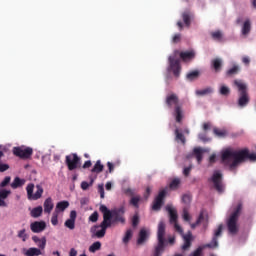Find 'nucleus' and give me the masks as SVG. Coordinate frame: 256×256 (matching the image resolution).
Listing matches in <instances>:
<instances>
[{
    "mask_svg": "<svg viewBox=\"0 0 256 256\" xmlns=\"http://www.w3.org/2000/svg\"><path fill=\"white\" fill-rule=\"evenodd\" d=\"M256 161V153L249 152V149L243 148L240 150L228 147L221 152V161L225 167H229L230 171L235 170L243 161Z\"/></svg>",
    "mask_w": 256,
    "mask_h": 256,
    "instance_id": "1",
    "label": "nucleus"
},
{
    "mask_svg": "<svg viewBox=\"0 0 256 256\" xmlns=\"http://www.w3.org/2000/svg\"><path fill=\"white\" fill-rule=\"evenodd\" d=\"M195 55V50H187L184 52L175 50L173 54L168 57L167 72L173 73L174 77L179 79L181 75V59L184 63H189V61H193V59H195Z\"/></svg>",
    "mask_w": 256,
    "mask_h": 256,
    "instance_id": "2",
    "label": "nucleus"
},
{
    "mask_svg": "<svg viewBox=\"0 0 256 256\" xmlns=\"http://www.w3.org/2000/svg\"><path fill=\"white\" fill-rule=\"evenodd\" d=\"M166 211L169 214L170 223L174 225L175 231H177V233L181 235L184 241V244L181 247L182 251H187V249L191 247V243L193 242V234L191 233V231H188L187 234L183 232V228L177 223V219H179V216L177 215V210L173 207V205H166Z\"/></svg>",
    "mask_w": 256,
    "mask_h": 256,
    "instance_id": "3",
    "label": "nucleus"
},
{
    "mask_svg": "<svg viewBox=\"0 0 256 256\" xmlns=\"http://www.w3.org/2000/svg\"><path fill=\"white\" fill-rule=\"evenodd\" d=\"M166 105L169 109H173L172 116L174 117L176 123H182L185 117V112L183 111V106L179 104V97L175 93L168 94L166 96Z\"/></svg>",
    "mask_w": 256,
    "mask_h": 256,
    "instance_id": "4",
    "label": "nucleus"
},
{
    "mask_svg": "<svg viewBox=\"0 0 256 256\" xmlns=\"http://www.w3.org/2000/svg\"><path fill=\"white\" fill-rule=\"evenodd\" d=\"M243 211V205L237 204L233 207L232 212L226 220V227L229 235H237L239 233V217Z\"/></svg>",
    "mask_w": 256,
    "mask_h": 256,
    "instance_id": "5",
    "label": "nucleus"
},
{
    "mask_svg": "<svg viewBox=\"0 0 256 256\" xmlns=\"http://www.w3.org/2000/svg\"><path fill=\"white\" fill-rule=\"evenodd\" d=\"M234 85L237 87L239 93L237 105L240 109H245L250 101L249 92H247V83L243 80L236 79L234 80Z\"/></svg>",
    "mask_w": 256,
    "mask_h": 256,
    "instance_id": "6",
    "label": "nucleus"
},
{
    "mask_svg": "<svg viewBox=\"0 0 256 256\" xmlns=\"http://www.w3.org/2000/svg\"><path fill=\"white\" fill-rule=\"evenodd\" d=\"M157 241L153 256H162L165 251V222L163 221H160L158 224Z\"/></svg>",
    "mask_w": 256,
    "mask_h": 256,
    "instance_id": "7",
    "label": "nucleus"
},
{
    "mask_svg": "<svg viewBox=\"0 0 256 256\" xmlns=\"http://www.w3.org/2000/svg\"><path fill=\"white\" fill-rule=\"evenodd\" d=\"M210 183L212 184V187L217 191V193H225L223 172H221L220 170H215L210 178Z\"/></svg>",
    "mask_w": 256,
    "mask_h": 256,
    "instance_id": "8",
    "label": "nucleus"
},
{
    "mask_svg": "<svg viewBox=\"0 0 256 256\" xmlns=\"http://www.w3.org/2000/svg\"><path fill=\"white\" fill-rule=\"evenodd\" d=\"M33 191H35V184L29 183L26 186L27 199L29 201H39V199L43 197V192H44L43 186H41V184H37L36 192L33 193Z\"/></svg>",
    "mask_w": 256,
    "mask_h": 256,
    "instance_id": "9",
    "label": "nucleus"
},
{
    "mask_svg": "<svg viewBox=\"0 0 256 256\" xmlns=\"http://www.w3.org/2000/svg\"><path fill=\"white\" fill-rule=\"evenodd\" d=\"M237 23L240 24V35L243 39H247L251 33L253 22L251 18H244V20L238 19Z\"/></svg>",
    "mask_w": 256,
    "mask_h": 256,
    "instance_id": "10",
    "label": "nucleus"
},
{
    "mask_svg": "<svg viewBox=\"0 0 256 256\" xmlns=\"http://www.w3.org/2000/svg\"><path fill=\"white\" fill-rule=\"evenodd\" d=\"M223 235V224L218 225L217 229L214 230V234L210 243L202 246L204 249H217L219 247V238Z\"/></svg>",
    "mask_w": 256,
    "mask_h": 256,
    "instance_id": "11",
    "label": "nucleus"
},
{
    "mask_svg": "<svg viewBox=\"0 0 256 256\" xmlns=\"http://www.w3.org/2000/svg\"><path fill=\"white\" fill-rule=\"evenodd\" d=\"M107 229H109V226H106L103 222L100 223V225H94L90 229V233L92 237H96V239H103L105 237V234L107 233Z\"/></svg>",
    "mask_w": 256,
    "mask_h": 256,
    "instance_id": "12",
    "label": "nucleus"
},
{
    "mask_svg": "<svg viewBox=\"0 0 256 256\" xmlns=\"http://www.w3.org/2000/svg\"><path fill=\"white\" fill-rule=\"evenodd\" d=\"M13 153L16 157H20V159H29L33 155V148L25 146L15 147Z\"/></svg>",
    "mask_w": 256,
    "mask_h": 256,
    "instance_id": "13",
    "label": "nucleus"
},
{
    "mask_svg": "<svg viewBox=\"0 0 256 256\" xmlns=\"http://www.w3.org/2000/svg\"><path fill=\"white\" fill-rule=\"evenodd\" d=\"M112 215H113V225L115 223H122L124 225L125 223V206H120L119 208H115L112 210Z\"/></svg>",
    "mask_w": 256,
    "mask_h": 256,
    "instance_id": "14",
    "label": "nucleus"
},
{
    "mask_svg": "<svg viewBox=\"0 0 256 256\" xmlns=\"http://www.w3.org/2000/svg\"><path fill=\"white\" fill-rule=\"evenodd\" d=\"M167 191H169L168 187L162 189L155 197L154 203L152 205L153 211H159L161 209V207L163 206V199H165Z\"/></svg>",
    "mask_w": 256,
    "mask_h": 256,
    "instance_id": "15",
    "label": "nucleus"
},
{
    "mask_svg": "<svg viewBox=\"0 0 256 256\" xmlns=\"http://www.w3.org/2000/svg\"><path fill=\"white\" fill-rule=\"evenodd\" d=\"M66 165L69 171H74V169H77L81 165V158L77 154L66 156Z\"/></svg>",
    "mask_w": 256,
    "mask_h": 256,
    "instance_id": "16",
    "label": "nucleus"
},
{
    "mask_svg": "<svg viewBox=\"0 0 256 256\" xmlns=\"http://www.w3.org/2000/svg\"><path fill=\"white\" fill-rule=\"evenodd\" d=\"M211 148H201L195 147L192 151V155L195 156L197 163L200 165L201 161H203V153H210Z\"/></svg>",
    "mask_w": 256,
    "mask_h": 256,
    "instance_id": "17",
    "label": "nucleus"
},
{
    "mask_svg": "<svg viewBox=\"0 0 256 256\" xmlns=\"http://www.w3.org/2000/svg\"><path fill=\"white\" fill-rule=\"evenodd\" d=\"M32 233H43L44 229H47V223L45 221H35L30 224Z\"/></svg>",
    "mask_w": 256,
    "mask_h": 256,
    "instance_id": "18",
    "label": "nucleus"
},
{
    "mask_svg": "<svg viewBox=\"0 0 256 256\" xmlns=\"http://www.w3.org/2000/svg\"><path fill=\"white\" fill-rule=\"evenodd\" d=\"M150 235L151 230H149L148 228H141L138 234L137 245H143L147 241V239H149Z\"/></svg>",
    "mask_w": 256,
    "mask_h": 256,
    "instance_id": "19",
    "label": "nucleus"
},
{
    "mask_svg": "<svg viewBox=\"0 0 256 256\" xmlns=\"http://www.w3.org/2000/svg\"><path fill=\"white\" fill-rule=\"evenodd\" d=\"M76 220H77V211L72 210L70 212V218L65 221L64 226L67 227V229H70V231H73V229H75Z\"/></svg>",
    "mask_w": 256,
    "mask_h": 256,
    "instance_id": "20",
    "label": "nucleus"
},
{
    "mask_svg": "<svg viewBox=\"0 0 256 256\" xmlns=\"http://www.w3.org/2000/svg\"><path fill=\"white\" fill-rule=\"evenodd\" d=\"M174 127L175 142L182 143V145H185L187 140L185 139V134H183V130L177 127V125H175Z\"/></svg>",
    "mask_w": 256,
    "mask_h": 256,
    "instance_id": "21",
    "label": "nucleus"
},
{
    "mask_svg": "<svg viewBox=\"0 0 256 256\" xmlns=\"http://www.w3.org/2000/svg\"><path fill=\"white\" fill-rule=\"evenodd\" d=\"M9 195H11V190L0 188V207H7V202H5V199H7Z\"/></svg>",
    "mask_w": 256,
    "mask_h": 256,
    "instance_id": "22",
    "label": "nucleus"
},
{
    "mask_svg": "<svg viewBox=\"0 0 256 256\" xmlns=\"http://www.w3.org/2000/svg\"><path fill=\"white\" fill-rule=\"evenodd\" d=\"M3 157H5V152H3V145H0V173H5L9 169V164L3 161Z\"/></svg>",
    "mask_w": 256,
    "mask_h": 256,
    "instance_id": "23",
    "label": "nucleus"
},
{
    "mask_svg": "<svg viewBox=\"0 0 256 256\" xmlns=\"http://www.w3.org/2000/svg\"><path fill=\"white\" fill-rule=\"evenodd\" d=\"M102 223L107 227H111L113 225V210H110L103 214V221Z\"/></svg>",
    "mask_w": 256,
    "mask_h": 256,
    "instance_id": "24",
    "label": "nucleus"
},
{
    "mask_svg": "<svg viewBox=\"0 0 256 256\" xmlns=\"http://www.w3.org/2000/svg\"><path fill=\"white\" fill-rule=\"evenodd\" d=\"M27 180L20 178L19 176H16L12 183L10 184L11 189H19L25 185Z\"/></svg>",
    "mask_w": 256,
    "mask_h": 256,
    "instance_id": "25",
    "label": "nucleus"
},
{
    "mask_svg": "<svg viewBox=\"0 0 256 256\" xmlns=\"http://www.w3.org/2000/svg\"><path fill=\"white\" fill-rule=\"evenodd\" d=\"M214 89L211 86H208L204 89L201 90H196L195 91V95H197V97H205L207 95H212V93H214Z\"/></svg>",
    "mask_w": 256,
    "mask_h": 256,
    "instance_id": "26",
    "label": "nucleus"
},
{
    "mask_svg": "<svg viewBox=\"0 0 256 256\" xmlns=\"http://www.w3.org/2000/svg\"><path fill=\"white\" fill-rule=\"evenodd\" d=\"M53 207H55V204H53V199L51 197H48L44 201V213H47L48 215L51 214L53 211Z\"/></svg>",
    "mask_w": 256,
    "mask_h": 256,
    "instance_id": "27",
    "label": "nucleus"
},
{
    "mask_svg": "<svg viewBox=\"0 0 256 256\" xmlns=\"http://www.w3.org/2000/svg\"><path fill=\"white\" fill-rule=\"evenodd\" d=\"M182 19L187 27H191V19H193V13L189 10L184 11L182 13Z\"/></svg>",
    "mask_w": 256,
    "mask_h": 256,
    "instance_id": "28",
    "label": "nucleus"
},
{
    "mask_svg": "<svg viewBox=\"0 0 256 256\" xmlns=\"http://www.w3.org/2000/svg\"><path fill=\"white\" fill-rule=\"evenodd\" d=\"M23 253L25 256H39L42 255L41 249L31 247L29 249H23Z\"/></svg>",
    "mask_w": 256,
    "mask_h": 256,
    "instance_id": "29",
    "label": "nucleus"
},
{
    "mask_svg": "<svg viewBox=\"0 0 256 256\" xmlns=\"http://www.w3.org/2000/svg\"><path fill=\"white\" fill-rule=\"evenodd\" d=\"M69 207V201H60L56 204L55 213H61Z\"/></svg>",
    "mask_w": 256,
    "mask_h": 256,
    "instance_id": "30",
    "label": "nucleus"
},
{
    "mask_svg": "<svg viewBox=\"0 0 256 256\" xmlns=\"http://www.w3.org/2000/svg\"><path fill=\"white\" fill-rule=\"evenodd\" d=\"M31 217L37 219L43 215V206H37L33 208L30 212Z\"/></svg>",
    "mask_w": 256,
    "mask_h": 256,
    "instance_id": "31",
    "label": "nucleus"
},
{
    "mask_svg": "<svg viewBox=\"0 0 256 256\" xmlns=\"http://www.w3.org/2000/svg\"><path fill=\"white\" fill-rule=\"evenodd\" d=\"M212 67L216 73H219V71H221V67H223V59L221 58L214 59L212 61Z\"/></svg>",
    "mask_w": 256,
    "mask_h": 256,
    "instance_id": "32",
    "label": "nucleus"
},
{
    "mask_svg": "<svg viewBox=\"0 0 256 256\" xmlns=\"http://www.w3.org/2000/svg\"><path fill=\"white\" fill-rule=\"evenodd\" d=\"M218 93H220V95H222L223 97H227L231 93V88H229L225 84H221L218 89Z\"/></svg>",
    "mask_w": 256,
    "mask_h": 256,
    "instance_id": "33",
    "label": "nucleus"
},
{
    "mask_svg": "<svg viewBox=\"0 0 256 256\" xmlns=\"http://www.w3.org/2000/svg\"><path fill=\"white\" fill-rule=\"evenodd\" d=\"M105 166L101 164V160H97L93 168L91 169V173H102Z\"/></svg>",
    "mask_w": 256,
    "mask_h": 256,
    "instance_id": "34",
    "label": "nucleus"
},
{
    "mask_svg": "<svg viewBox=\"0 0 256 256\" xmlns=\"http://www.w3.org/2000/svg\"><path fill=\"white\" fill-rule=\"evenodd\" d=\"M211 37L214 41H223V32L221 30H216L211 32Z\"/></svg>",
    "mask_w": 256,
    "mask_h": 256,
    "instance_id": "35",
    "label": "nucleus"
},
{
    "mask_svg": "<svg viewBox=\"0 0 256 256\" xmlns=\"http://www.w3.org/2000/svg\"><path fill=\"white\" fill-rule=\"evenodd\" d=\"M181 185V179L180 178H174L170 184H169V189L171 191H177V188Z\"/></svg>",
    "mask_w": 256,
    "mask_h": 256,
    "instance_id": "36",
    "label": "nucleus"
},
{
    "mask_svg": "<svg viewBox=\"0 0 256 256\" xmlns=\"http://www.w3.org/2000/svg\"><path fill=\"white\" fill-rule=\"evenodd\" d=\"M205 221H207V217H205V214L201 212L198 219L196 220V223L191 224V228L195 229L197 225H201V223H205Z\"/></svg>",
    "mask_w": 256,
    "mask_h": 256,
    "instance_id": "37",
    "label": "nucleus"
},
{
    "mask_svg": "<svg viewBox=\"0 0 256 256\" xmlns=\"http://www.w3.org/2000/svg\"><path fill=\"white\" fill-rule=\"evenodd\" d=\"M131 237H133V230L128 229L122 239L123 243H125V245H127V243H129V241H131Z\"/></svg>",
    "mask_w": 256,
    "mask_h": 256,
    "instance_id": "38",
    "label": "nucleus"
},
{
    "mask_svg": "<svg viewBox=\"0 0 256 256\" xmlns=\"http://www.w3.org/2000/svg\"><path fill=\"white\" fill-rule=\"evenodd\" d=\"M197 77H199V71L195 70V71H191L186 75V79L188 81H195V79H197Z\"/></svg>",
    "mask_w": 256,
    "mask_h": 256,
    "instance_id": "39",
    "label": "nucleus"
},
{
    "mask_svg": "<svg viewBox=\"0 0 256 256\" xmlns=\"http://www.w3.org/2000/svg\"><path fill=\"white\" fill-rule=\"evenodd\" d=\"M101 249V242L96 241L89 247L90 253H96V251H99Z\"/></svg>",
    "mask_w": 256,
    "mask_h": 256,
    "instance_id": "40",
    "label": "nucleus"
},
{
    "mask_svg": "<svg viewBox=\"0 0 256 256\" xmlns=\"http://www.w3.org/2000/svg\"><path fill=\"white\" fill-rule=\"evenodd\" d=\"M213 133H214V135H216V137H226L227 136V130H225V129L214 128Z\"/></svg>",
    "mask_w": 256,
    "mask_h": 256,
    "instance_id": "41",
    "label": "nucleus"
},
{
    "mask_svg": "<svg viewBox=\"0 0 256 256\" xmlns=\"http://www.w3.org/2000/svg\"><path fill=\"white\" fill-rule=\"evenodd\" d=\"M139 201H141L140 196H134L130 199V205H133L136 209H139Z\"/></svg>",
    "mask_w": 256,
    "mask_h": 256,
    "instance_id": "42",
    "label": "nucleus"
},
{
    "mask_svg": "<svg viewBox=\"0 0 256 256\" xmlns=\"http://www.w3.org/2000/svg\"><path fill=\"white\" fill-rule=\"evenodd\" d=\"M11 183V176H6L0 183V189H5Z\"/></svg>",
    "mask_w": 256,
    "mask_h": 256,
    "instance_id": "43",
    "label": "nucleus"
},
{
    "mask_svg": "<svg viewBox=\"0 0 256 256\" xmlns=\"http://www.w3.org/2000/svg\"><path fill=\"white\" fill-rule=\"evenodd\" d=\"M37 247H39L38 249H45L46 245H47V238L46 237H42L40 239V241L37 242Z\"/></svg>",
    "mask_w": 256,
    "mask_h": 256,
    "instance_id": "44",
    "label": "nucleus"
},
{
    "mask_svg": "<svg viewBox=\"0 0 256 256\" xmlns=\"http://www.w3.org/2000/svg\"><path fill=\"white\" fill-rule=\"evenodd\" d=\"M89 221L91 223H97L99 221V212L94 211L90 216H89Z\"/></svg>",
    "mask_w": 256,
    "mask_h": 256,
    "instance_id": "45",
    "label": "nucleus"
},
{
    "mask_svg": "<svg viewBox=\"0 0 256 256\" xmlns=\"http://www.w3.org/2000/svg\"><path fill=\"white\" fill-rule=\"evenodd\" d=\"M198 139L202 141V143H209V141H211V138L207 137L206 133H199Z\"/></svg>",
    "mask_w": 256,
    "mask_h": 256,
    "instance_id": "46",
    "label": "nucleus"
},
{
    "mask_svg": "<svg viewBox=\"0 0 256 256\" xmlns=\"http://www.w3.org/2000/svg\"><path fill=\"white\" fill-rule=\"evenodd\" d=\"M51 223H52V225H54V227L59 225V213L54 212L52 214Z\"/></svg>",
    "mask_w": 256,
    "mask_h": 256,
    "instance_id": "47",
    "label": "nucleus"
},
{
    "mask_svg": "<svg viewBox=\"0 0 256 256\" xmlns=\"http://www.w3.org/2000/svg\"><path fill=\"white\" fill-rule=\"evenodd\" d=\"M239 73V65H234L227 71V75H237Z\"/></svg>",
    "mask_w": 256,
    "mask_h": 256,
    "instance_id": "48",
    "label": "nucleus"
},
{
    "mask_svg": "<svg viewBox=\"0 0 256 256\" xmlns=\"http://www.w3.org/2000/svg\"><path fill=\"white\" fill-rule=\"evenodd\" d=\"M182 217H183L184 221H186L187 223L191 222V216L189 215V211L187 210V208L183 209Z\"/></svg>",
    "mask_w": 256,
    "mask_h": 256,
    "instance_id": "49",
    "label": "nucleus"
},
{
    "mask_svg": "<svg viewBox=\"0 0 256 256\" xmlns=\"http://www.w3.org/2000/svg\"><path fill=\"white\" fill-rule=\"evenodd\" d=\"M98 193L100 194L101 199H105V186L103 184L98 185Z\"/></svg>",
    "mask_w": 256,
    "mask_h": 256,
    "instance_id": "50",
    "label": "nucleus"
},
{
    "mask_svg": "<svg viewBox=\"0 0 256 256\" xmlns=\"http://www.w3.org/2000/svg\"><path fill=\"white\" fill-rule=\"evenodd\" d=\"M19 239H22L23 242L27 241V233H25V229L18 231Z\"/></svg>",
    "mask_w": 256,
    "mask_h": 256,
    "instance_id": "51",
    "label": "nucleus"
},
{
    "mask_svg": "<svg viewBox=\"0 0 256 256\" xmlns=\"http://www.w3.org/2000/svg\"><path fill=\"white\" fill-rule=\"evenodd\" d=\"M123 193H125V195H129L130 197H133V195H135V189L133 188H124L122 189Z\"/></svg>",
    "mask_w": 256,
    "mask_h": 256,
    "instance_id": "52",
    "label": "nucleus"
},
{
    "mask_svg": "<svg viewBox=\"0 0 256 256\" xmlns=\"http://www.w3.org/2000/svg\"><path fill=\"white\" fill-rule=\"evenodd\" d=\"M182 202H184L185 205H189L191 203V196L189 194H184L182 196Z\"/></svg>",
    "mask_w": 256,
    "mask_h": 256,
    "instance_id": "53",
    "label": "nucleus"
},
{
    "mask_svg": "<svg viewBox=\"0 0 256 256\" xmlns=\"http://www.w3.org/2000/svg\"><path fill=\"white\" fill-rule=\"evenodd\" d=\"M137 225H139V215L136 214L132 218V226L137 227Z\"/></svg>",
    "mask_w": 256,
    "mask_h": 256,
    "instance_id": "54",
    "label": "nucleus"
},
{
    "mask_svg": "<svg viewBox=\"0 0 256 256\" xmlns=\"http://www.w3.org/2000/svg\"><path fill=\"white\" fill-rule=\"evenodd\" d=\"M191 169H193V165L185 167L183 170V175H185V177H188V175L191 173Z\"/></svg>",
    "mask_w": 256,
    "mask_h": 256,
    "instance_id": "55",
    "label": "nucleus"
},
{
    "mask_svg": "<svg viewBox=\"0 0 256 256\" xmlns=\"http://www.w3.org/2000/svg\"><path fill=\"white\" fill-rule=\"evenodd\" d=\"M181 41V34L177 33L172 38V43H179Z\"/></svg>",
    "mask_w": 256,
    "mask_h": 256,
    "instance_id": "56",
    "label": "nucleus"
},
{
    "mask_svg": "<svg viewBox=\"0 0 256 256\" xmlns=\"http://www.w3.org/2000/svg\"><path fill=\"white\" fill-rule=\"evenodd\" d=\"M217 161V154L213 153L210 157H209V163L210 165H213V163H215Z\"/></svg>",
    "mask_w": 256,
    "mask_h": 256,
    "instance_id": "57",
    "label": "nucleus"
},
{
    "mask_svg": "<svg viewBox=\"0 0 256 256\" xmlns=\"http://www.w3.org/2000/svg\"><path fill=\"white\" fill-rule=\"evenodd\" d=\"M89 182H87V181H83L82 183H81V189H82V191H87V189H89Z\"/></svg>",
    "mask_w": 256,
    "mask_h": 256,
    "instance_id": "58",
    "label": "nucleus"
},
{
    "mask_svg": "<svg viewBox=\"0 0 256 256\" xmlns=\"http://www.w3.org/2000/svg\"><path fill=\"white\" fill-rule=\"evenodd\" d=\"M100 211H101V213H103V215L105 214V213H109V211H111V210H109V208H107V206H105V205H100Z\"/></svg>",
    "mask_w": 256,
    "mask_h": 256,
    "instance_id": "59",
    "label": "nucleus"
},
{
    "mask_svg": "<svg viewBox=\"0 0 256 256\" xmlns=\"http://www.w3.org/2000/svg\"><path fill=\"white\" fill-rule=\"evenodd\" d=\"M242 63H244V65H249L251 63V58H249V56L242 57Z\"/></svg>",
    "mask_w": 256,
    "mask_h": 256,
    "instance_id": "60",
    "label": "nucleus"
},
{
    "mask_svg": "<svg viewBox=\"0 0 256 256\" xmlns=\"http://www.w3.org/2000/svg\"><path fill=\"white\" fill-rule=\"evenodd\" d=\"M211 129V123L206 122L203 124V131H209Z\"/></svg>",
    "mask_w": 256,
    "mask_h": 256,
    "instance_id": "61",
    "label": "nucleus"
},
{
    "mask_svg": "<svg viewBox=\"0 0 256 256\" xmlns=\"http://www.w3.org/2000/svg\"><path fill=\"white\" fill-rule=\"evenodd\" d=\"M91 165H92L91 160H88L83 164V169H89Z\"/></svg>",
    "mask_w": 256,
    "mask_h": 256,
    "instance_id": "62",
    "label": "nucleus"
},
{
    "mask_svg": "<svg viewBox=\"0 0 256 256\" xmlns=\"http://www.w3.org/2000/svg\"><path fill=\"white\" fill-rule=\"evenodd\" d=\"M107 167L109 169V173H113L114 165L111 162H107Z\"/></svg>",
    "mask_w": 256,
    "mask_h": 256,
    "instance_id": "63",
    "label": "nucleus"
},
{
    "mask_svg": "<svg viewBox=\"0 0 256 256\" xmlns=\"http://www.w3.org/2000/svg\"><path fill=\"white\" fill-rule=\"evenodd\" d=\"M69 256H77V250L75 248H72L70 250Z\"/></svg>",
    "mask_w": 256,
    "mask_h": 256,
    "instance_id": "64",
    "label": "nucleus"
}]
</instances>
